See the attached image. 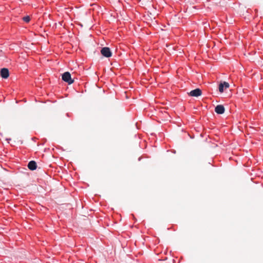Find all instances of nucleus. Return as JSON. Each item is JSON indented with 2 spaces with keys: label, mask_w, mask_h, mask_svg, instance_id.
<instances>
[{
  "label": "nucleus",
  "mask_w": 263,
  "mask_h": 263,
  "mask_svg": "<svg viewBox=\"0 0 263 263\" xmlns=\"http://www.w3.org/2000/svg\"><path fill=\"white\" fill-rule=\"evenodd\" d=\"M101 54L106 58H109L111 56L112 53L109 48L105 47H103L101 50Z\"/></svg>",
  "instance_id": "obj_2"
},
{
  "label": "nucleus",
  "mask_w": 263,
  "mask_h": 263,
  "mask_svg": "<svg viewBox=\"0 0 263 263\" xmlns=\"http://www.w3.org/2000/svg\"><path fill=\"white\" fill-rule=\"evenodd\" d=\"M6 140H7L9 143V141L11 140V139H6Z\"/></svg>",
  "instance_id": "obj_9"
},
{
  "label": "nucleus",
  "mask_w": 263,
  "mask_h": 263,
  "mask_svg": "<svg viewBox=\"0 0 263 263\" xmlns=\"http://www.w3.org/2000/svg\"><path fill=\"white\" fill-rule=\"evenodd\" d=\"M1 76L4 79L7 78L9 76V70L7 68H3L0 71Z\"/></svg>",
  "instance_id": "obj_4"
},
{
  "label": "nucleus",
  "mask_w": 263,
  "mask_h": 263,
  "mask_svg": "<svg viewBox=\"0 0 263 263\" xmlns=\"http://www.w3.org/2000/svg\"><path fill=\"white\" fill-rule=\"evenodd\" d=\"M202 94L201 90L199 88H196L195 89H194L192 91H191L189 95L192 97H199L201 96Z\"/></svg>",
  "instance_id": "obj_3"
},
{
  "label": "nucleus",
  "mask_w": 263,
  "mask_h": 263,
  "mask_svg": "<svg viewBox=\"0 0 263 263\" xmlns=\"http://www.w3.org/2000/svg\"><path fill=\"white\" fill-rule=\"evenodd\" d=\"M62 79L68 84H71L74 82L71 79V74L69 72H65L62 76Z\"/></svg>",
  "instance_id": "obj_1"
},
{
  "label": "nucleus",
  "mask_w": 263,
  "mask_h": 263,
  "mask_svg": "<svg viewBox=\"0 0 263 263\" xmlns=\"http://www.w3.org/2000/svg\"><path fill=\"white\" fill-rule=\"evenodd\" d=\"M36 167V163L34 161H31L28 164V167L31 171L35 170Z\"/></svg>",
  "instance_id": "obj_7"
},
{
  "label": "nucleus",
  "mask_w": 263,
  "mask_h": 263,
  "mask_svg": "<svg viewBox=\"0 0 263 263\" xmlns=\"http://www.w3.org/2000/svg\"><path fill=\"white\" fill-rule=\"evenodd\" d=\"M225 110L224 107L222 105H218L215 107V111L218 114H222Z\"/></svg>",
  "instance_id": "obj_5"
},
{
  "label": "nucleus",
  "mask_w": 263,
  "mask_h": 263,
  "mask_svg": "<svg viewBox=\"0 0 263 263\" xmlns=\"http://www.w3.org/2000/svg\"><path fill=\"white\" fill-rule=\"evenodd\" d=\"M229 87V84L228 82H224L223 83H220L219 85V91L220 92H223L224 91V88H227Z\"/></svg>",
  "instance_id": "obj_6"
},
{
  "label": "nucleus",
  "mask_w": 263,
  "mask_h": 263,
  "mask_svg": "<svg viewBox=\"0 0 263 263\" xmlns=\"http://www.w3.org/2000/svg\"><path fill=\"white\" fill-rule=\"evenodd\" d=\"M23 20L24 22L28 23L30 21V18L29 16H26L23 17Z\"/></svg>",
  "instance_id": "obj_8"
}]
</instances>
